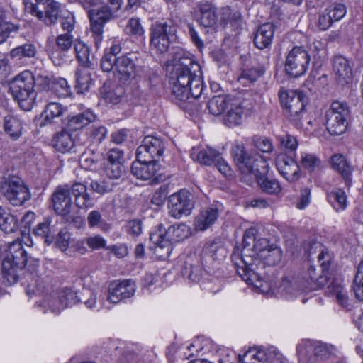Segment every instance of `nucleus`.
Wrapping results in <instances>:
<instances>
[{"mask_svg": "<svg viewBox=\"0 0 363 363\" xmlns=\"http://www.w3.org/2000/svg\"><path fill=\"white\" fill-rule=\"evenodd\" d=\"M175 63L169 77L171 98L182 106L185 102L191 103L201 96L203 90L201 70L199 64L183 50L178 52Z\"/></svg>", "mask_w": 363, "mask_h": 363, "instance_id": "nucleus-1", "label": "nucleus"}, {"mask_svg": "<svg viewBox=\"0 0 363 363\" xmlns=\"http://www.w3.org/2000/svg\"><path fill=\"white\" fill-rule=\"evenodd\" d=\"M256 229L250 228L245 231L242 238V249L235 250L231 260L238 274L248 284L256 285L255 281L260 279L259 272L255 271L254 261L265 252L270 245L269 240L257 238Z\"/></svg>", "mask_w": 363, "mask_h": 363, "instance_id": "nucleus-2", "label": "nucleus"}, {"mask_svg": "<svg viewBox=\"0 0 363 363\" xmlns=\"http://www.w3.org/2000/svg\"><path fill=\"white\" fill-rule=\"evenodd\" d=\"M37 267L38 260L31 259L28 257L21 242L15 240L9 243L1 265L3 278L9 284L18 282L24 270L32 272Z\"/></svg>", "mask_w": 363, "mask_h": 363, "instance_id": "nucleus-3", "label": "nucleus"}, {"mask_svg": "<svg viewBox=\"0 0 363 363\" xmlns=\"http://www.w3.org/2000/svg\"><path fill=\"white\" fill-rule=\"evenodd\" d=\"M189 235V228L184 223L172 225L166 229L163 224H159L150 233V240L154 245L157 255L164 259L172 250V243L179 242Z\"/></svg>", "mask_w": 363, "mask_h": 363, "instance_id": "nucleus-4", "label": "nucleus"}, {"mask_svg": "<svg viewBox=\"0 0 363 363\" xmlns=\"http://www.w3.org/2000/svg\"><path fill=\"white\" fill-rule=\"evenodd\" d=\"M178 25L172 18L155 21L150 28V47L157 53L167 52L170 45L177 41Z\"/></svg>", "mask_w": 363, "mask_h": 363, "instance_id": "nucleus-5", "label": "nucleus"}, {"mask_svg": "<svg viewBox=\"0 0 363 363\" xmlns=\"http://www.w3.org/2000/svg\"><path fill=\"white\" fill-rule=\"evenodd\" d=\"M35 78L30 71H23L17 75L9 84V90L21 109L30 111L35 104L36 92L34 90Z\"/></svg>", "mask_w": 363, "mask_h": 363, "instance_id": "nucleus-6", "label": "nucleus"}, {"mask_svg": "<svg viewBox=\"0 0 363 363\" xmlns=\"http://www.w3.org/2000/svg\"><path fill=\"white\" fill-rule=\"evenodd\" d=\"M279 96L284 114L296 127L301 125L308 98L302 91L280 89Z\"/></svg>", "mask_w": 363, "mask_h": 363, "instance_id": "nucleus-7", "label": "nucleus"}, {"mask_svg": "<svg viewBox=\"0 0 363 363\" xmlns=\"http://www.w3.org/2000/svg\"><path fill=\"white\" fill-rule=\"evenodd\" d=\"M0 192L13 206H21L31 198L28 186L15 174H4L0 180Z\"/></svg>", "mask_w": 363, "mask_h": 363, "instance_id": "nucleus-8", "label": "nucleus"}, {"mask_svg": "<svg viewBox=\"0 0 363 363\" xmlns=\"http://www.w3.org/2000/svg\"><path fill=\"white\" fill-rule=\"evenodd\" d=\"M350 111L347 103L334 101L325 112V126L330 135L344 133L347 127Z\"/></svg>", "mask_w": 363, "mask_h": 363, "instance_id": "nucleus-9", "label": "nucleus"}, {"mask_svg": "<svg viewBox=\"0 0 363 363\" xmlns=\"http://www.w3.org/2000/svg\"><path fill=\"white\" fill-rule=\"evenodd\" d=\"M26 9L46 26L57 23L60 4L55 0H24Z\"/></svg>", "mask_w": 363, "mask_h": 363, "instance_id": "nucleus-10", "label": "nucleus"}, {"mask_svg": "<svg viewBox=\"0 0 363 363\" xmlns=\"http://www.w3.org/2000/svg\"><path fill=\"white\" fill-rule=\"evenodd\" d=\"M311 57L302 46H294L288 53L285 60V71L291 77L297 78L306 73Z\"/></svg>", "mask_w": 363, "mask_h": 363, "instance_id": "nucleus-11", "label": "nucleus"}, {"mask_svg": "<svg viewBox=\"0 0 363 363\" xmlns=\"http://www.w3.org/2000/svg\"><path fill=\"white\" fill-rule=\"evenodd\" d=\"M230 153L235 164L243 174H253L256 169H259V160H264L259 154L249 152L242 143L235 142Z\"/></svg>", "mask_w": 363, "mask_h": 363, "instance_id": "nucleus-12", "label": "nucleus"}, {"mask_svg": "<svg viewBox=\"0 0 363 363\" xmlns=\"http://www.w3.org/2000/svg\"><path fill=\"white\" fill-rule=\"evenodd\" d=\"M194 206L192 195L184 190L172 194L168 199L169 213L175 218L189 215Z\"/></svg>", "mask_w": 363, "mask_h": 363, "instance_id": "nucleus-13", "label": "nucleus"}, {"mask_svg": "<svg viewBox=\"0 0 363 363\" xmlns=\"http://www.w3.org/2000/svg\"><path fill=\"white\" fill-rule=\"evenodd\" d=\"M164 148V140L152 135H147L143 138L141 145L138 147L136 157L143 161L158 160L157 158L163 155Z\"/></svg>", "mask_w": 363, "mask_h": 363, "instance_id": "nucleus-14", "label": "nucleus"}, {"mask_svg": "<svg viewBox=\"0 0 363 363\" xmlns=\"http://www.w3.org/2000/svg\"><path fill=\"white\" fill-rule=\"evenodd\" d=\"M258 166L259 169H256L253 175L256 178L257 183L262 192L279 196L281 191V186L277 179L267 177L269 172V164L265 160H259Z\"/></svg>", "mask_w": 363, "mask_h": 363, "instance_id": "nucleus-15", "label": "nucleus"}, {"mask_svg": "<svg viewBox=\"0 0 363 363\" xmlns=\"http://www.w3.org/2000/svg\"><path fill=\"white\" fill-rule=\"evenodd\" d=\"M333 351V347L318 342L315 345L311 343L300 345L297 347V352L301 363L313 362V358L319 359H327Z\"/></svg>", "mask_w": 363, "mask_h": 363, "instance_id": "nucleus-16", "label": "nucleus"}, {"mask_svg": "<svg viewBox=\"0 0 363 363\" xmlns=\"http://www.w3.org/2000/svg\"><path fill=\"white\" fill-rule=\"evenodd\" d=\"M318 260L320 263V266L321 267V273L323 275L318 274L316 272V268L315 266L309 264L308 263V271L307 274L308 276V280L305 281L308 282V284H314V289L316 287L322 288L325 286V285L328 282V269L330 266V257L328 252H325L321 251V252L318 256Z\"/></svg>", "mask_w": 363, "mask_h": 363, "instance_id": "nucleus-17", "label": "nucleus"}, {"mask_svg": "<svg viewBox=\"0 0 363 363\" xmlns=\"http://www.w3.org/2000/svg\"><path fill=\"white\" fill-rule=\"evenodd\" d=\"M52 205L55 212L61 216H67L72 209V200L69 190V184L60 185L52 194Z\"/></svg>", "mask_w": 363, "mask_h": 363, "instance_id": "nucleus-18", "label": "nucleus"}, {"mask_svg": "<svg viewBox=\"0 0 363 363\" xmlns=\"http://www.w3.org/2000/svg\"><path fill=\"white\" fill-rule=\"evenodd\" d=\"M90 19V30L96 46L103 39L104 26L113 18L112 13L106 9L90 10L89 11Z\"/></svg>", "mask_w": 363, "mask_h": 363, "instance_id": "nucleus-19", "label": "nucleus"}, {"mask_svg": "<svg viewBox=\"0 0 363 363\" xmlns=\"http://www.w3.org/2000/svg\"><path fill=\"white\" fill-rule=\"evenodd\" d=\"M135 291V282L130 279L114 281L109 285L108 300L118 303L123 299L132 297Z\"/></svg>", "mask_w": 363, "mask_h": 363, "instance_id": "nucleus-20", "label": "nucleus"}, {"mask_svg": "<svg viewBox=\"0 0 363 363\" xmlns=\"http://www.w3.org/2000/svg\"><path fill=\"white\" fill-rule=\"evenodd\" d=\"M69 190L70 195L74 197V204L78 209L86 211L94 206V199L88 192L86 185L74 182L72 185L69 184Z\"/></svg>", "mask_w": 363, "mask_h": 363, "instance_id": "nucleus-21", "label": "nucleus"}, {"mask_svg": "<svg viewBox=\"0 0 363 363\" xmlns=\"http://www.w3.org/2000/svg\"><path fill=\"white\" fill-rule=\"evenodd\" d=\"M276 166L279 172L289 182H294L300 177V167L297 162L285 154L276 158Z\"/></svg>", "mask_w": 363, "mask_h": 363, "instance_id": "nucleus-22", "label": "nucleus"}, {"mask_svg": "<svg viewBox=\"0 0 363 363\" xmlns=\"http://www.w3.org/2000/svg\"><path fill=\"white\" fill-rule=\"evenodd\" d=\"M20 30L18 23L11 20V12L7 4L0 3V44L13 37Z\"/></svg>", "mask_w": 363, "mask_h": 363, "instance_id": "nucleus-23", "label": "nucleus"}, {"mask_svg": "<svg viewBox=\"0 0 363 363\" xmlns=\"http://www.w3.org/2000/svg\"><path fill=\"white\" fill-rule=\"evenodd\" d=\"M138 59L135 53H128L119 57L116 72L122 81H129L137 75V62Z\"/></svg>", "mask_w": 363, "mask_h": 363, "instance_id": "nucleus-24", "label": "nucleus"}, {"mask_svg": "<svg viewBox=\"0 0 363 363\" xmlns=\"http://www.w3.org/2000/svg\"><path fill=\"white\" fill-rule=\"evenodd\" d=\"M246 101L235 98L226 110V113L223 117L224 123L229 127L239 125L242 122V116L245 110H248Z\"/></svg>", "mask_w": 363, "mask_h": 363, "instance_id": "nucleus-25", "label": "nucleus"}, {"mask_svg": "<svg viewBox=\"0 0 363 363\" xmlns=\"http://www.w3.org/2000/svg\"><path fill=\"white\" fill-rule=\"evenodd\" d=\"M195 13L199 23L205 28L213 27L217 23V9L208 1L198 3L195 9Z\"/></svg>", "mask_w": 363, "mask_h": 363, "instance_id": "nucleus-26", "label": "nucleus"}, {"mask_svg": "<svg viewBox=\"0 0 363 363\" xmlns=\"http://www.w3.org/2000/svg\"><path fill=\"white\" fill-rule=\"evenodd\" d=\"M159 160L143 161L136 157L131 166L132 174L139 179L149 180L152 179L160 169Z\"/></svg>", "mask_w": 363, "mask_h": 363, "instance_id": "nucleus-27", "label": "nucleus"}, {"mask_svg": "<svg viewBox=\"0 0 363 363\" xmlns=\"http://www.w3.org/2000/svg\"><path fill=\"white\" fill-rule=\"evenodd\" d=\"M282 259V250L280 247L275 245H270L267 251L262 255L260 257L254 261L255 267H257L255 271L259 272L262 274V270L265 265L272 267L280 264Z\"/></svg>", "mask_w": 363, "mask_h": 363, "instance_id": "nucleus-28", "label": "nucleus"}, {"mask_svg": "<svg viewBox=\"0 0 363 363\" xmlns=\"http://www.w3.org/2000/svg\"><path fill=\"white\" fill-rule=\"evenodd\" d=\"M181 272L184 277L191 281L199 282L203 272L199 258L194 255L186 259Z\"/></svg>", "mask_w": 363, "mask_h": 363, "instance_id": "nucleus-29", "label": "nucleus"}, {"mask_svg": "<svg viewBox=\"0 0 363 363\" xmlns=\"http://www.w3.org/2000/svg\"><path fill=\"white\" fill-rule=\"evenodd\" d=\"M275 26L272 23L261 25L255 33V45L259 50L267 48L271 43L274 34Z\"/></svg>", "mask_w": 363, "mask_h": 363, "instance_id": "nucleus-30", "label": "nucleus"}, {"mask_svg": "<svg viewBox=\"0 0 363 363\" xmlns=\"http://www.w3.org/2000/svg\"><path fill=\"white\" fill-rule=\"evenodd\" d=\"M333 69L338 83L344 84L349 82L352 77V69L345 57L335 56L333 61Z\"/></svg>", "mask_w": 363, "mask_h": 363, "instance_id": "nucleus-31", "label": "nucleus"}, {"mask_svg": "<svg viewBox=\"0 0 363 363\" xmlns=\"http://www.w3.org/2000/svg\"><path fill=\"white\" fill-rule=\"evenodd\" d=\"M218 210L216 208H207L201 211L195 218L194 226L196 230L203 231L210 228L218 218Z\"/></svg>", "mask_w": 363, "mask_h": 363, "instance_id": "nucleus-32", "label": "nucleus"}, {"mask_svg": "<svg viewBox=\"0 0 363 363\" xmlns=\"http://www.w3.org/2000/svg\"><path fill=\"white\" fill-rule=\"evenodd\" d=\"M306 281L303 279L296 277L294 274H288L281 279L280 289L287 294L295 295L306 288Z\"/></svg>", "mask_w": 363, "mask_h": 363, "instance_id": "nucleus-33", "label": "nucleus"}, {"mask_svg": "<svg viewBox=\"0 0 363 363\" xmlns=\"http://www.w3.org/2000/svg\"><path fill=\"white\" fill-rule=\"evenodd\" d=\"M19 228L18 216L9 209L0 206V229L5 233L16 232Z\"/></svg>", "mask_w": 363, "mask_h": 363, "instance_id": "nucleus-34", "label": "nucleus"}, {"mask_svg": "<svg viewBox=\"0 0 363 363\" xmlns=\"http://www.w3.org/2000/svg\"><path fill=\"white\" fill-rule=\"evenodd\" d=\"M65 111L66 108L59 103H49L46 105L42 113L43 120L40 126L42 127L56 123V120L61 117Z\"/></svg>", "mask_w": 363, "mask_h": 363, "instance_id": "nucleus-35", "label": "nucleus"}, {"mask_svg": "<svg viewBox=\"0 0 363 363\" xmlns=\"http://www.w3.org/2000/svg\"><path fill=\"white\" fill-rule=\"evenodd\" d=\"M55 149L60 152L65 153L73 150L76 152L77 150L74 142L71 135L67 131H62L55 135L52 140Z\"/></svg>", "mask_w": 363, "mask_h": 363, "instance_id": "nucleus-36", "label": "nucleus"}, {"mask_svg": "<svg viewBox=\"0 0 363 363\" xmlns=\"http://www.w3.org/2000/svg\"><path fill=\"white\" fill-rule=\"evenodd\" d=\"M94 119L95 115L91 111H84L73 116H69L67 128L69 131H77L88 125Z\"/></svg>", "mask_w": 363, "mask_h": 363, "instance_id": "nucleus-37", "label": "nucleus"}, {"mask_svg": "<svg viewBox=\"0 0 363 363\" xmlns=\"http://www.w3.org/2000/svg\"><path fill=\"white\" fill-rule=\"evenodd\" d=\"M100 95L106 103L117 104L120 103L124 96L125 91L121 86H111L104 83L99 91Z\"/></svg>", "mask_w": 363, "mask_h": 363, "instance_id": "nucleus-38", "label": "nucleus"}, {"mask_svg": "<svg viewBox=\"0 0 363 363\" xmlns=\"http://www.w3.org/2000/svg\"><path fill=\"white\" fill-rule=\"evenodd\" d=\"M325 293L327 296H335L337 301L342 306H345L347 301V296L345 289L342 284L340 279H329L326 286Z\"/></svg>", "mask_w": 363, "mask_h": 363, "instance_id": "nucleus-39", "label": "nucleus"}, {"mask_svg": "<svg viewBox=\"0 0 363 363\" xmlns=\"http://www.w3.org/2000/svg\"><path fill=\"white\" fill-rule=\"evenodd\" d=\"M331 164L341 174L346 185L350 186L352 182V168L345 158L342 155H334L331 157Z\"/></svg>", "mask_w": 363, "mask_h": 363, "instance_id": "nucleus-40", "label": "nucleus"}, {"mask_svg": "<svg viewBox=\"0 0 363 363\" xmlns=\"http://www.w3.org/2000/svg\"><path fill=\"white\" fill-rule=\"evenodd\" d=\"M235 98L228 96H214L210 99L207 104L209 113L213 116H219L222 113L226 111L229 104L231 103Z\"/></svg>", "mask_w": 363, "mask_h": 363, "instance_id": "nucleus-41", "label": "nucleus"}, {"mask_svg": "<svg viewBox=\"0 0 363 363\" xmlns=\"http://www.w3.org/2000/svg\"><path fill=\"white\" fill-rule=\"evenodd\" d=\"M4 130L12 140H16L22 134V121L16 116H6L4 118Z\"/></svg>", "mask_w": 363, "mask_h": 363, "instance_id": "nucleus-42", "label": "nucleus"}, {"mask_svg": "<svg viewBox=\"0 0 363 363\" xmlns=\"http://www.w3.org/2000/svg\"><path fill=\"white\" fill-rule=\"evenodd\" d=\"M259 363L267 362V363H285L282 355L274 347H270L267 349H259L256 354L253 355Z\"/></svg>", "mask_w": 363, "mask_h": 363, "instance_id": "nucleus-43", "label": "nucleus"}, {"mask_svg": "<svg viewBox=\"0 0 363 363\" xmlns=\"http://www.w3.org/2000/svg\"><path fill=\"white\" fill-rule=\"evenodd\" d=\"M51 221L46 219L45 221L38 224L33 230V234L44 240V242L49 245L54 242L55 234L50 226Z\"/></svg>", "mask_w": 363, "mask_h": 363, "instance_id": "nucleus-44", "label": "nucleus"}, {"mask_svg": "<svg viewBox=\"0 0 363 363\" xmlns=\"http://www.w3.org/2000/svg\"><path fill=\"white\" fill-rule=\"evenodd\" d=\"M37 50L34 44L25 43L13 48L9 53L11 59L20 60L23 58H31L36 55Z\"/></svg>", "mask_w": 363, "mask_h": 363, "instance_id": "nucleus-45", "label": "nucleus"}, {"mask_svg": "<svg viewBox=\"0 0 363 363\" xmlns=\"http://www.w3.org/2000/svg\"><path fill=\"white\" fill-rule=\"evenodd\" d=\"M125 32L129 36L135 38H145V29L142 25L140 18L138 17L130 18L125 26Z\"/></svg>", "mask_w": 363, "mask_h": 363, "instance_id": "nucleus-46", "label": "nucleus"}, {"mask_svg": "<svg viewBox=\"0 0 363 363\" xmlns=\"http://www.w3.org/2000/svg\"><path fill=\"white\" fill-rule=\"evenodd\" d=\"M58 306L54 307L55 311L62 310L79 301L76 293L70 289H65L58 292Z\"/></svg>", "mask_w": 363, "mask_h": 363, "instance_id": "nucleus-47", "label": "nucleus"}, {"mask_svg": "<svg viewBox=\"0 0 363 363\" xmlns=\"http://www.w3.org/2000/svg\"><path fill=\"white\" fill-rule=\"evenodd\" d=\"M220 159V154L216 150L210 147L199 151L196 160L204 165H212Z\"/></svg>", "mask_w": 363, "mask_h": 363, "instance_id": "nucleus-48", "label": "nucleus"}, {"mask_svg": "<svg viewBox=\"0 0 363 363\" xmlns=\"http://www.w3.org/2000/svg\"><path fill=\"white\" fill-rule=\"evenodd\" d=\"M76 57L81 65L84 67L91 65L90 50L88 45L82 41H76L74 44Z\"/></svg>", "mask_w": 363, "mask_h": 363, "instance_id": "nucleus-49", "label": "nucleus"}, {"mask_svg": "<svg viewBox=\"0 0 363 363\" xmlns=\"http://www.w3.org/2000/svg\"><path fill=\"white\" fill-rule=\"evenodd\" d=\"M264 68L261 65L245 69L238 77V81L241 83H245V81H246V82L251 84L260 77L264 73Z\"/></svg>", "mask_w": 363, "mask_h": 363, "instance_id": "nucleus-50", "label": "nucleus"}, {"mask_svg": "<svg viewBox=\"0 0 363 363\" xmlns=\"http://www.w3.org/2000/svg\"><path fill=\"white\" fill-rule=\"evenodd\" d=\"M75 89L79 94H82L89 90L91 83V74L86 70L77 69L75 72Z\"/></svg>", "mask_w": 363, "mask_h": 363, "instance_id": "nucleus-51", "label": "nucleus"}, {"mask_svg": "<svg viewBox=\"0 0 363 363\" xmlns=\"http://www.w3.org/2000/svg\"><path fill=\"white\" fill-rule=\"evenodd\" d=\"M328 200L337 211L345 210L347 207V196L341 189L328 193Z\"/></svg>", "mask_w": 363, "mask_h": 363, "instance_id": "nucleus-52", "label": "nucleus"}, {"mask_svg": "<svg viewBox=\"0 0 363 363\" xmlns=\"http://www.w3.org/2000/svg\"><path fill=\"white\" fill-rule=\"evenodd\" d=\"M115 186L116 183L109 179L91 180L89 184L91 190L101 195L112 191Z\"/></svg>", "mask_w": 363, "mask_h": 363, "instance_id": "nucleus-53", "label": "nucleus"}, {"mask_svg": "<svg viewBox=\"0 0 363 363\" xmlns=\"http://www.w3.org/2000/svg\"><path fill=\"white\" fill-rule=\"evenodd\" d=\"M300 163L310 173L321 168V160L313 154L302 153Z\"/></svg>", "mask_w": 363, "mask_h": 363, "instance_id": "nucleus-54", "label": "nucleus"}, {"mask_svg": "<svg viewBox=\"0 0 363 363\" xmlns=\"http://www.w3.org/2000/svg\"><path fill=\"white\" fill-rule=\"evenodd\" d=\"M58 18H60L62 28L67 33H70L74 30L75 18L72 12L67 10L60 11V9Z\"/></svg>", "mask_w": 363, "mask_h": 363, "instance_id": "nucleus-55", "label": "nucleus"}, {"mask_svg": "<svg viewBox=\"0 0 363 363\" xmlns=\"http://www.w3.org/2000/svg\"><path fill=\"white\" fill-rule=\"evenodd\" d=\"M354 292L359 301H363V260L359 264L354 280Z\"/></svg>", "mask_w": 363, "mask_h": 363, "instance_id": "nucleus-56", "label": "nucleus"}, {"mask_svg": "<svg viewBox=\"0 0 363 363\" xmlns=\"http://www.w3.org/2000/svg\"><path fill=\"white\" fill-rule=\"evenodd\" d=\"M125 171L123 163L106 164L104 169L105 174L110 181L119 179L125 173Z\"/></svg>", "mask_w": 363, "mask_h": 363, "instance_id": "nucleus-57", "label": "nucleus"}, {"mask_svg": "<svg viewBox=\"0 0 363 363\" xmlns=\"http://www.w3.org/2000/svg\"><path fill=\"white\" fill-rule=\"evenodd\" d=\"M52 90L60 97H67L71 95V88L64 78H54Z\"/></svg>", "mask_w": 363, "mask_h": 363, "instance_id": "nucleus-58", "label": "nucleus"}, {"mask_svg": "<svg viewBox=\"0 0 363 363\" xmlns=\"http://www.w3.org/2000/svg\"><path fill=\"white\" fill-rule=\"evenodd\" d=\"M119 57L105 53L101 59V67L104 72L116 71Z\"/></svg>", "mask_w": 363, "mask_h": 363, "instance_id": "nucleus-59", "label": "nucleus"}, {"mask_svg": "<svg viewBox=\"0 0 363 363\" xmlns=\"http://www.w3.org/2000/svg\"><path fill=\"white\" fill-rule=\"evenodd\" d=\"M277 140L281 147L289 152L295 151L298 144L296 138L288 133L278 136Z\"/></svg>", "mask_w": 363, "mask_h": 363, "instance_id": "nucleus-60", "label": "nucleus"}, {"mask_svg": "<svg viewBox=\"0 0 363 363\" xmlns=\"http://www.w3.org/2000/svg\"><path fill=\"white\" fill-rule=\"evenodd\" d=\"M55 245L62 252H65L69 245L70 233L65 228L62 229L55 237Z\"/></svg>", "mask_w": 363, "mask_h": 363, "instance_id": "nucleus-61", "label": "nucleus"}, {"mask_svg": "<svg viewBox=\"0 0 363 363\" xmlns=\"http://www.w3.org/2000/svg\"><path fill=\"white\" fill-rule=\"evenodd\" d=\"M87 223L90 228L100 227L104 230L108 228V224L103 220L101 214L98 211H91L88 214Z\"/></svg>", "mask_w": 363, "mask_h": 363, "instance_id": "nucleus-62", "label": "nucleus"}, {"mask_svg": "<svg viewBox=\"0 0 363 363\" xmlns=\"http://www.w3.org/2000/svg\"><path fill=\"white\" fill-rule=\"evenodd\" d=\"M106 135L107 129L105 126H93L90 130L89 138L93 143H101Z\"/></svg>", "mask_w": 363, "mask_h": 363, "instance_id": "nucleus-63", "label": "nucleus"}, {"mask_svg": "<svg viewBox=\"0 0 363 363\" xmlns=\"http://www.w3.org/2000/svg\"><path fill=\"white\" fill-rule=\"evenodd\" d=\"M167 186H162L157 189L151 198V203L156 206H161L167 197Z\"/></svg>", "mask_w": 363, "mask_h": 363, "instance_id": "nucleus-64", "label": "nucleus"}]
</instances>
